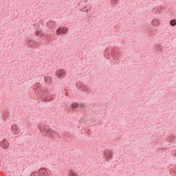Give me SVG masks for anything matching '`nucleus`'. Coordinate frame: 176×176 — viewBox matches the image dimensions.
Masks as SVG:
<instances>
[{
	"label": "nucleus",
	"mask_w": 176,
	"mask_h": 176,
	"mask_svg": "<svg viewBox=\"0 0 176 176\" xmlns=\"http://www.w3.org/2000/svg\"><path fill=\"white\" fill-rule=\"evenodd\" d=\"M38 129L44 137H50V138H57L58 137V133L50 129L49 125L45 122L40 124Z\"/></svg>",
	"instance_id": "1"
},
{
	"label": "nucleus",
	"mask_w": 176,
	"mask_h": 176,
	"mask_svg": "<svg viewBox=\"0 0 176 176\" xmlns=\"http://www.w3.org/2000/svg\"><path fill=\"white\" fill-rule=\"evenodd\" d=\"M64 34H68V28L67 27H59L56 30V35H64Z\"/></svg>",
	"instance_id": "2"
},
{
	"label": "nucleus",
	"mask_w": 176,
	"mask_h": 176,
	"mask_svg": "<svg viewBox=\"0 0 176 176\" xmlns=\"http://www.w3.org/2000/svg\"><path fill=\"white\" fill-rule=\"evenodd\" d=\"M104 157L106 159V160H111L112 159V151L110 150H106L104 152Z\"/></svg>",
	"instance_id": "3"
},
{
	"label": "nucleus",
	"mask_w": 176,
	"mask_h": 176,
	"mask_svg": "<svg viewBox=\"0 0 176 176\" xmlns=\"http://www.w3.org/2000/svg\"><path fill=\"white\" fill-rule=\"evenodd\" d=\"M12 134H20V129L17 125H12L11 127Z\"/></svg>",
	"instance_id": "4"
},
{
	"label": "nucleus",
	"mask_w": 176,
	"mask_h": 176,
	"mask_svg": "<svg viewBox=\"0 0 176 176\" xmlns=\"http://www.w3.org/2000/svg\"><path fill=\"white\" fill-rule=\"evenodd\" d=\"M39 43L36 42V40H34L32 38H30L28 41V45H29V46H31L32 47H33V46H38Z\"/></svg>",
	"instance_id": "5"
},
{
	"label": "nucleus",
	"mask_w": 176,
	"mask_h": 176,
	"mask_svg": "<svg viewBox=\"0 0 176 176\" xmlns=\"http://www.w3.org/2000/svg\"><path fill=\"white\" fill-rule=\"evenodd\" d=\"M0 145L1 148H3V149H8V148H9V142L6 141V139H3L0 143Z\"/></svg>",
	"instance_id": "6"
},
{
	"label": "nucleus",
	"mask_w": 176,
	"mask_h": 176,
	"mask_svg": "<svg viewBox=\"0 0 176 176\" xmlns=\"http://www.w3.org/2000/svg\"><path fill=\"white\" fill-rule=\"evenodd\" d=\"M56 75L58 78H64L65 76V71L64 69L58 70L56 72Z\"/></svg>",
	"instance_id": "7"
},
{
	"label": "nucleus",
	"mask_w": 176,
	"mask_h": 176,
	"mask_svg": "<svg viewBox=\"0 0 176 176\" xmlns=\"http://www.w3.org/2000/svg\"><path fill=\"white\" fill-rule=\"evenodd\" d=\"M38 175L46 176V169L45 168H40L38 171Z\"/></svg>",
	"instance_id": "8"
},
{
	"label": "nucleus",
	"mask_w": 176,
	"mask_h": 176,
	"mask_svg": "<svg viewBox=\"0 0 176 176\" xmlns=\"http://www.w3.org/2000/svg\"><path fill=\"white\" fill-rule=\"evenodd\" d=\"M44 80L46 85H50L53 82V79L50 76H45Z\"/></svg>",
	"instance_id": "9"
},
{
	"label": "nucleus",
	"mask_w": 176,
	"mask_h": 176,
	"mask_svg": "<svg viewBox=\"0 0 176 176\" xmlns=\"http://www.w3.org/2000/svg\"><path fill=\"white\" fill-rule=\"evenodd\" d=\"M79 89H81L82 91H87V86H86V85L82 83Z\"/></svg>",
	"instance_id": "10"
},
{
	"label": "nucleus",
	"mask_w": 176,
	"mask_h": 176,
	"mask_svg": "<svg viewBox=\"0 0 176 176\" xmlns=\"http://www.w3.org/2000/svg\"><path fill=\"white\" fill-rule=\"evenodd\" d=\"M151 24L153 25V27H157V25L160 24V22H159V20L157 19H154L152 21Z\"/></svg>",
	"instance_id": "11"
},
{
	"label": "nucleus",
	"mask_w": 176,
	"mask_h": 176,
	"mask_svg": "<svg viewBox=\"0 0 176 176\" xmlns=\"http://www.w3.org/2000/svg\"><path fill=\"white\" fill-rule=\"evenodd\" d=\"M52 100H53V97L49 94H46L44 97L45 101H52Z\"/></svg>",
	"instance_id": "12"
},
{
	"label": "nucleus",
	"mask_w": 176,
	"mask_h": 176,
	"mask_svg": "<svg viewBox=\"0 0 176 176\" xmlns=\"http://www.w3.org/2000/svg\"><path fill=\"white\" fill-rule=\"evenodd\" d=\"M77 108H79V104H78V103H73L71 105V109H76Z\"/></svg>",
	"instance_id": "13"
},
{
	"label": "nucleus",
	"mask_w": 176,
	"mask_h": 176,
	"mask_svg": "<svg viewBox=\"0 0 176 176\" xmlns=\"http://www.w3.org/2000/svg\"><path fill=\"white\" fill-rule=\"evenodd\" d=\"M170 25H171V27H175L176 26V20L175 19L170 20Z\"/></svg>",
	"instance_id": "14"
},
{
	"label": "nucleus",
	"mask_w": 176,
	"mask_h": 176,
	"mask_svg": "<svg viewBox=\"0 0 176 176\" xmlns=\"http://www.w3.org/2000/svg\"><path fill=\"white\" fill-rule=\"evenodd\" d=\"M155 50H157V52H162L163 49L162 48V46L156 45Z\"/></svg>",
	"instance_id": "15"
},
{
	"label": "nucleus",
	"mask_w": 176,
	"mask_h": 176,
	"mask_svg": "<svg viewBox=\"0 0 176 176\" xmlns=\"http://www.w3.org/2000/svg\"><path fill=\"white\" fill-rule=\"evenodd\" d=\"M48 25H50V28H54V23L52 21H50L48 22Z\"/></svg>",
	"instance_id": "16"
},
{
	"label": "nucleus",
	"mask_w": 176,
	"mask_h": 176,
	"mask_svg": "<svg viewBox=\"0 0 176 176\" xmlns=\"http://www.w3.org/2000/svg\"><path fill=\"white\" fill-rule=\"evenodd\" d=\"M169 141H170V142H174V141H175V136L171 135V136L169 138Z\"/></svg>",
	"instance_id": "17"
},
{
	"label": "nucleus",
	"mask_w": 176,
	"mask_h": 176,
	"mask_svg": "<svg viewBox=\"0 0 176 176\" xmlns=\"http://www.w3.org/2000/svg\"><path fill=\"white\" fill-rule=\"evenodd\" d=\"M68 176H78V175L75 172H74V170H70Z\"/></svg>",
	"instance_id": "18"
},
{
	"label": "nucleus",
	"mask_w": 176,
	"mask_h": 176,
	"mask_svg": "<svg viewBox=\"0 0 176 176\" xmlns=\"http://www.w3.org/2000/svg\"><path fill=\"white\" fill-rule=\"evenodd\" d=\"M80 107H81V108L83 109H85V108H87V107L85 105V104H83V103H81L80 104Z\"/></svg>",
	"instance_id": "19"
},
{
	"label": "nucleus",
	"mask_w": 176,
	"mask_h": 176,
	"mask_svg": "<svg viewBox=\"0 0 176 176\" xmlns=\"http://www.w3.org/2000/svg\"><path fill=\"white\" fill-rule=\"evenodd\" d=\"M35 35H36V36H39V35H41V32L36 31V32H35Z\"/></svg>",
	"instance_id": "20"
},
{
	"label": "nucleus",
	"mask_w": 176,
	"mask_h": 176,
	"mask_svg": "<svg viewBox=\"0 0 176 176\" xmlns=\"http://www.w3.org/2000/svg\"><path fill=\"white\" fill-rule=\"evenodd\" d=\"M69 140H74V136H67Z\"/></svg>",
	"instance_id": "21"
},
{
	"label": "nucleus",
	"mask_w": 176,
	"mask_h": 176,
	"mask_svg": "<svg viewBox=\"0 0 176 176\" xmlns=\"http://www.w3.org/2000/svg\"><path fill=\"white\" fill-rule=\"evenodd\" d=\"M118 0H111V2H112V3H116V1H117Z\"/></svg>",
	"instance_id": "22"
},
{
	"label": "nucleus",
	"mask_w": 176,
	"mask_h": 176,
	"mask_svg": "<svg viewBox=\"0 0 176 176\" xmlns=\"http://www.w3.org/2000/svg\"><path fill=\"white\" fill-rule=\"evenodd\" d=\"M65 96L67 97V96H68V92L67 91L65 92Z\"/></svg>",
	"instance_id": "23"
},
{
	"label": "nucleus",
	"mask_w": 176,
	"mask_h": 176,
	"mask_svg": "<svg viewBox=\"0 0 176 176\" xmlns=\"http://www.w3.org/2000/svg\"><path fill=\"white\" fill-rule=\"evenodd\" d=\"M36 30H38V28H39V26H38H38H36Z\"/></svg>",
	"instance_id": "24"
},
{
	"label": "nucleus",
	"mask_w": 176,
	"mask_h": 176,
	"mask_svg": "<svg viewBox=\"0 0 176 176\" xmlns=\"http://www.w3.org/2000/svg\"><path fill=\"white\" fill-rule=\"evenodd\" d=\"M76 87H78V84H76Z\"/></svg>",
	"instance_id": "25"
}]
</instances>
